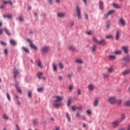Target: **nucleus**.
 Returning <instances> with one entry per match:
<instances>
[{"mask_svg": "<svg viewBox=\"0 0 130 130\" xmlns=\"http://www.w3.org/2000/svg\"><path fill=\"white\" fill-rule=\"evenodd\" d=\"M55 100L54 101L53 106L54 107H59L62 105V104L60 103V101H62L63 99V96H55Z\"/></svg>", "mask_w": 130, "mask_h": 130, "instance_id": "obj_1", "label": "nucleus"}, {"mask_svg": "<svg viewBox=\"0 0 130 130\" xmlns=\"http://www.w3.org/2000/svg\"><path fill=\"white\" fill-rule=\"evenodd\" d=\"M108 102L110 104H115L116 103V98L115 96H110L108 98Z\"/></svg>", "mask_w": 130, "mask_h": 130, "instance_id": "obj_2", "label": "nucleus"}, {"mask_svg": "<svg viewBox=\"0 0 130 130\" xmlns=\"http://www.w3.org/2000/svg\"><path fill=\"white\" fill-rule=\"evenodd\" d=\"M120 123V121L118 120H115L111 123V125L113 128H116L119 125Z\"/></svg>", "mask_w": 130, "mask_h": 130, "instance_id": "obj_3", "label": "nucleus"}, {"mask_svg": "<svg viewBox=\"0 0 130 130\" xmlns=\"http://www.w3.org/2000/svg\"><path fill=\"white\" fill-rule=\"evenodd\" d=\"M19 74H20V72H19V70L18 69H16V68L14 69V77L15 80L17 79V76H19Z\"/></svg>", "mask_w": 130, "mask_h": 130, "instance_id": "obj_4", "label": "nucleus"}, {"mask_svg": "<svg viewBox=\"0 0 130 130\" xmlns=\"http://www.w3.org/2000/svg\"><path fill=\"white\" fill-rule=\"evenodd\" d=\"M121 36V34L120 32V31L117 30L116 31L115 40H119V38H120Z\"/></svg>", "mask_w": 130, "mask_h": 130, "instance_id": "obj_5", "label": "nucleus"}, {"mask_svg": "<svg viewBox=\"0 0 130 130\" xmlns=\"http://www.w3.org/2000/svg\"><path fill=\"white\" fill-rule=\"evenodd\" d=\"M76 12L78 16V19H81V9H80L79 6L76 7Z\"/></svg>", "mask_w": 130, "mask_h": 130, "instance_id": "obj_6", "label": "nucleus"}, {"mask_svg": "<svg viewBox=\"0 0 130 130\" xmlns=\"http://www.w3.org/2000/svg\"><path fill=\"white\" fill-rule=\"evenodd\" d=\"M87 88L89 91H94L95 90V85L93 84H90L88 85Z\"/></svg>", "mask_w": 130, "mask_h": 130, "instance_id": "obj_7", "label": "nucleus"}, {"mask_svg": "<svg viewBox=\"0 0 130 130\" xmlns=\"http://www.w3.org/2000/svg\"><path fill=\"white\" fill-rule=\"evenodd\" d=\"M27 41L29 42L30 46V47H31V48H33L34 49H37V47H36V46L33 44V43H32V42L29 39H27Z\"/></svg>", "mask_w": 130, "mask_h": 130, "instance_id": "obj_8", "label": "nucleus"}, {"mask_svg": "<svg viewBox=\"0 0 130 130\" xmlns=\"http://www.w3.org/2000/svg\"><path fill=\"white\" fill-rule=\"evenodd\" d=\"M18 85H19V83L18 82H16L15 84L16 89L18 93H19L20 94H22V89H21V88H20V87H19Z\"/></svg>", "mask_w": 130, "mask_h": 130, "instance_id": "obj_9", "label": "nucleus"}, {"mask_svg": "<svg viewBox=\"0 0 130 130\" xmlns=\"http://www.w3.org/2000/svg\"><path fill=\"white\" fill-rule=\"evenodd\" d=\"M121 49H122L123 51H124V53L127 54L128 53V47L127 46H124L121 47Z\"/></svg>", "mask_w": 130, "mask_h": 130, "instance_id": "obj_10", "label": "nucleus"}, {"mask_svg": "<svg viewBox=\"0 0 130 130\" xmlns=\"http://www.w3.org/2000/svg\"><path fill=\"white\" fill-rule=\"evenodd\" d=\"M49 50V47L48 46H44L42 48V52L43 53H46V52H48V51Z\"/></svg>", "mask_w": 130, "mask_h": 130, "instance_id": "obj_11", "label": "nucleus"}, {"mask_svg": "<svg viewBox=\"0 0 130 130\" xmlns=\"http://www.w3.org/2000/svg\"><path fill=\"white\" fill-rule=\"evenodd\" d=\"M125 119V114H122L120 117V118L119 119H118V120L120 122H122V121H123Z\"/></svg>", "mask_w": 130, "mask_h": 130, "instance_id": "obj_12", "label": "nucleus"}, {"mask_svg": "<svg viewBox=\"0 0 130 130\" xmlns=\"http://www.w3.org/2000/svg\"><path fill=\"white\" fill-rule=\"evenodd\" d=\"M72 109H73V111H76L77 109H78V110H80V111H82V107H81V106L77 107L73 106L72 107Z\"/></svg>", "mask_w": 130, "mask_h": 130, "instance_id": "obj_13", "label": "nucleus"}, {"mask_svg": "<svg viewBox=\"0 0 130 130\" xmlns=\"http://www.w3.org/2000/svg\"><path fill=\"white\" fill-rule=\"evenodd\" d=\"M99 105V99H96L93 102V106H94V107H97V106Z\"/></svg>", "mask_w": 130, "mask_h": 130, "instance_id": "obj_14", "label": "nucleus"}, {"mask_svg": "<svg viewBox=\"0 0 130 130\" xmlns=\"http://www.w3.org/2000/svg\"><path fill=\"white\" fill-rule=\"evenodd\" d=\"M119 23L122 26H125V20L123 18H120L119 20Z\"/></svg>", "mask_w": 130, "mask_h": 130, "instance_id": "obj_15", "label": "nucleus"}, {"mask_svg": "<svg viewBox=\"0 0 130 130\" xmlns=\"http://www.w3.org/2000/svg\"><path fill=\"white\" fill-rule=\"evenodd\" d=\"M113 6L115 9H121V6H119V5L116 3H113Z\"/></svg>", "mask_w": 130, "mask_h": 130, "instance_id": "obj_16", "label": "nucleus"}, {"mask_svg": "<svg viewBox=\"0 0 130 130\" xmlns=\"http://www.w3.org/2000/svg\"><path fill=\"white\" fill-rule=\"evenodd\" d=\"M4 18H7L8 19H12L13 18V16L11 14H4Z\"/></svg>", "mask_w": 130, "mask_h": 130, "instance_id": "obj_17", "label": "nucleus"}, {"mask_svg": "<svg viewBox=\"0 0 130 130\" xmlns=\"http://www.w3.org/2000/svg\"><path fill=\"white\" fill-rule=\"evenodd\" d=\"M58 17L59 18H63L66 17V13H59L57 14Z\"/></svg>", "mask_w": 130, "mask_h": 130, "instance_id": "obj_18", "label": "nucleus"}, {"mask_svg": "<svg viewBox=\"0 0 130 130\" xmlns=\"http://www.w3.org/2000/svg\"><path fill=\"white\" fill-rule=\"evenodd\" d=\"M53 70L54 72H56L57 71V65L55 63H53L52 64Z\"/></svg>", "mask_w": 130, "mask_h": 130, "instance_id": "obj_19", "label": "nucleus"}, {"mask_svg": "<svg viewBox=\"0 0 130 130\" xmlns=\"http://www.w3.org/2000/svg\"><path fill=\"white\" fill-rule=\"evenodd\" d=\"M108 71L110 74H112L114 72V68L113 67H111L108 69Z\"/></svg>", "mask_w": 130, "mask_h": 130, "instance_id": "obj_20", "label": "nucleus"}, {"mask_svg": "<svg viewBox=\"0 0 130 130\" xmlns=\"http://www.w3.org/2000/svg\"><path fill=\"white\" fill-rule=\"evenodd\" d=\"M103 78L104 79H108L109 78V74L108 73H104L103 74Z\"/></svg>", "mask_w": 130, "mask_h": 130, "instance_id": "obj_21", "label": "nucleus"}, {"mask_svg": "<svg viewBox=\"0 0 130 130\" xmlns=\"http://www.w3.org/2000/svg\"><path fill=\"white\" fill-rule=\"evenodd\" d=\"M129 74H130V69L128 70H126L124 72H123V75L124 76H127V75H129Z\"/></svg>", "mask_w": 130, "mask_h": 130, "instance_id": "obj_22", "label": "nucleus"}, {"mask_svg": "<svg viewBox=\"0 0 130 130\" xmlns=\"http://www.w3.org/2000/svg\"><path fill=\"white\" fill-rule=\"evenodd\" d=\"M10 42L12 45H13V46H16V45H17V43H16V41L14 40H10Z\"/></svg>", "mask_w": 130, "mask_h": 130, "instance_id": "obj_23", "label": "nucleus"}, {"mask_svg": "<svg viewBox=\"0 0 130 130\" xmlns=\"http://www.w3.org/2000/svg\"><path fill=\"white\" fill-rule=\"evenodd\" d=\"M43 75V73H42V72H39L38 73V79L39 80H41V79H42V75Z\"/></svg>", "mask_w": 130, "mask_h": 130, "instance_id": "obj_24", "label": "nucleus"}, {"mask_svg": "<svg viewBox=\"0 0 130 130\" xmlns=\"http://www.w3.org/2000/svg\"><path fill=\"white\" fill-rule=\"evenodd\" d=\"M3 3L4 4V5H7V4H9L11 5V6H13V2H12V1H11V0H9V1H4Z\"/></svg>", "mask_w": 130, "mask_h": 130, "instance_id": "obj_25", "label": "nucleus"}, {"mask_svg": "<svg viewBox=\"0 0 130 130\" xmlns=\"http://www.w3.org/2000/svg\"><path fill=\"white\" fill-rule=\"evenodd\" d=\"M124 105L126 106V107H130V101L128 100L125 102Z\"/></svg>", "mask_w": 130, "mask_h": 130, "instance_id": "obj_26", "label": "nucleus"}, {"mask_svg": "<svg viewBox=\"0 0 130 130\" xmlns=\"http://www.w3.org/2000/svg\"><path fill=\"white\" fill-rule=\"evenodd\" d=\"M76 62H77V63H79V64H82V63H84V61H83V60H82L81 59H77L76 60Z\"/></svg>", "mask_w": 130, "mask_h": 130, "instance_id": "obj_27", "label": "nucleus"}, {"mask_svg": "<svg viewBox=\"0 0 130 130\" xmlns=\"http://www.w3.org/2000/svg\"><path fill=\"white\" fill-rule=\"evenodd\" d=\"M99 8L101 10H103V2L100 1V2H99Z\"/></svg>", "mask_w": 130, "mask_h": 130, "instance_id": "obj_28", "label": "nucleus"}, {"mask_svg": "<svg viewBox=\"0 0 130 130\" xmlns=\"http://www.w3.org/2000/svg\"><path fill=\"white\" fill-rule=\"evenodd\" d=\"M22 50L25 51L26 53H29V49H28V48L23 47Z\"/></svg>", "mask_w": 130, "mask_h": 130, "instance_id": "obj_29", "label": "nucleus"}, {"mask_svg": "<svg viewBox=\"0 0 130 130\" xmlns=\"http://www.w3.org/2000/svg\"><path fill=\"white\" fill-rule=\"evenodd\" d=\"M123 60H124V61H126V62L129 61V60H130V56H127L126 57H125L123 58Z\"/></svg>", "mask_w": 130, "mask_h": 130, "instance_id": "obj_30", "label": "nucleus"}, {"mask_svg": "<svg viewBox=\"0 0 130 130\" xmlns=\"http://www.w3.org/2000/svg\"><path fill=\"white\" fill-rule=\"evenodd\" d=\"M98 44L104 45L105 44V40L103 39L98 42Z\"/></svg>", "mask_w": 130, "mask_h": 130, "instance_id": "obj_31", "label": "nucleus"}, {"mask_svg": "<svg viewBox=\"0 0 130 130\" xmlns=\"http://www.w3.org/2000/svg\"><path fill=\"white\" fill-rule=\"evenodd\" d=\"M116 104H118V105H120L121 103H122V100H116Z\"/></svg>", "mask_w": 130, "mask_h": 130, "instance_id": "obj_32", "label": "nucleus"}, {"mask_svg": "<svg viewBox=\"0 0 130 130\" xmlns=\"http://www.w3.org/2000/svg\"><path fill=\"white\" fill-rule=\"evenodd\" d=\"M66 116H67V119H68V121L69 122H71V116L70 115L69 113H66Z\"/></svg>", "mask_w": 130, "mask_h": 130, "instance_id": "obj_33", "label": "nucleus"}, {"mask_svg": "<svg viewBox=\"0 0 130 130\" xmlns=\"http://www.w3.org/2000/svg\"><path fill=\"white\" fill-rule=\"evenodd\" d=\"M38 67H39V68H40V69H42V62L40 60H39L38 63Z\"/></svg>", "mask_w": 130, "mask_h": 130, "instance_id": "obj_34", "label": "nucleus"}, {"mask_svg": "<svg viewBox=\"0 0 130 130\" xmlns=\"http://www.w3.org/2000/svg\"><path fill=\"white\" fill-rule=\"evenodd\" d=\"M59 68L60 70H62L64 68L63 64L61 62H59L58 63Z\"/></svg>", "mask_w": 130, "mask_h": 130, "instance_id": "obj_35", "label": "nucleus"}, {"mask_svg": "<svg viewBox=\"0 0 130 130\" xmlns=\"http://www.w3.org/2000/svg\"><path fill=\"white\" fill-rule=\"evenodd\" d=\"M114 13H115V10H110V11H109L108 14L110 16V15H112V14H114Z\"/></svg>", "mask_w": 130, "mask_h": 130, "instance_id": "obj_36", "label": "nucleus"}, {"mask_svg": "<svg viewBox=\"0 0 130 130\" xmlns=\"http://www.w3.org/2000/svg\"><path fill=\"white\" fill-rule=\"evenodd\" d=\"M115 53L118 55L119 54H121V53H122V51L121 50L116 51Z\"/></svg>", "mask_w": 130, "mask_h": 130, "instance_id": "obj_37", "label": "nucleus"}, {"mask_svg": "<svg viewBox=\"0 0 130 130\" xmlns=\"http://www.w3.org/2000/svg\"><path fill=\"white\" fill-rule=\"evenodd\" d=\"M4 30L6 33V34H7V35H8V36H11V34L10 33V31H9V30H8V29L5 28Z\"/></svg>", "mask_w": 130, "mask_h": 130, "instance_id": "obj_38", "label": "nucleus"}, {"mask_svg": "<svg viewBox=\"0 0 130 130\" xmlns=\"http://www.w3.org/2000/svg\"><path fill=\"white\" fill-rule=\"evenodd\" d=\"M96 49H97V47L96 46H93L92 47V51L93 52H96Z\"/></svg>", "mask_w": 130, "mask_h": 130, "instance_id": "obj_39", "label": "nucleus"}, {"mask_svg": "<svg viewBox=\"0 0 130 130\" xmlns=\"http://www.w3.org/2000/svg\"><path fill=\"white\" fill-rule=\"evenodd\" d=\"M109 58L110 59H115V58H116V57L115 56H114V55H110L109 56Z\"/></svg>", "mask_w": 130, "mask_h": 130, "instance_id": "obj_40", "label": "nucleus"}, {"mask_svg": "<svg viewBox=\"0 0 130 130\" xmlns=\"http://www.w3.org/2000/svg\"><path fill=\"white\" fill-rule=\"evenodd\" d=\"M28 96L29 97V98H31V97H32V91H28Z\"/></svg>", "mask_w": 130, "mask_h": 130, "instance_id": "obj_41", "label": "nucleus"}, {"mask_svg": "<svg viewBox=\"0 0 130 130\" xmlns=\"http://www.w3.org/2000/svg\"><path fill=\"white\" fill-rule=\"evenodd\" d=\"M18 20H19V21H21V22H23V21H24V18L23 17V16H19L18 18Z\"/></svg>", "mask_w": 130, "mask_h": 130, "instance_id": "obj_42", "label": "nucleus"}, {"mask_svg": "<svg viewBox=\"0 0 130 130\" xmlns=\"http://www.w3.org/2000/svg\"><path fill=\"white\" fill-rule=\"evenodd\" d=\"M7 97L9 101H11V95H10V94L9 93H7Z\"/></svg>", "mask_w": 130, "mask_h": 130, "instance_id": "obj_43", "label": "nucleus"}, {"mask_svg": "<svg viewBox=\"0 0 130 130\" xmlns=\"http://www.w3.org/2000/svg\"><path fill=\"white\" fill-rule=\"evenodd\" d=\"M107 39H110L111 38H113V37L111 35H108L106 37Z\"/></svg>", "mask_w": 130, "mask_h": 130, "instance_id": "obj_44", "label": "nucleus"}, {"mask_svg": "<svg viewBox=\"0 0 130 130\" xmlns=\"http://www.w3.org/2000/svg\"><path fill=\"white\" fill-rule=\"evenodd\" d=\"M93 40L94 41V42H95V43H98V42H99V41H98L96 38H93Z\"/></svg>", "mask_w": 130, "mask_h": 130, "instance_id": "obj_45", "label": "nucleus"}, {"mask_svg": "<svg viewBox=\"0 0 130 130\" xmlns=\"http://www.w3.org/2000/svg\"><path fill=\"white\" fill-rule=\"evenodd\" d=\"M3 118H4V119H9V117H8V116H7V115L4 114V115H3Z\"/></svg>", "mask_w": 130, "mask_h": 130, "instance_id": "obj_46", "label": "nucleus"}, {"mask_svg": "<svg viewBox=\"0 0 130 130\" xmlns=\"http://www.w3.org/2000/svg\"><path fill=\"white\" fill-rule=\"evenodd\" d=\"M69 49H70V50H75V47L73 46H69Z\"/></svg>", "mask_w": 130, "mask_h": 130, "instance_id": "obj_47", "label": "nucleus"}, {"mask_svg": "<svg viewBox=\"0 0 130 130\" xmlns=\"http://www.w3.org/2000/svg\"><path fill=\"white\" fill-rule=\"evenodd\" d=\"M38 91L40 92H43V88H39L38 89Z\"/></svg>", "mask_w": 130, "mask_h": 130, "instance_id": "obj_48", "label": "nucleus"}, {"mask_svg": "<svg viewBox=\"0 0 130 130\" xmlns=\"http://www.w3.org/2000/svg\"><path fill=\"white\" fill-rule=\"evenodd\" d=\"M86 112L88 115H91V114H92V112L90 110H87Z\"/></svg>", "mask_w": 130, "mask_h": 130, "instance_id": "obj_49", "label": "nucleus"}, {"mask_svg": "<svg viewBox=\"0 0 130 130\" xmlns=\"http://www.w3.org/2000/svg\"><path fill=\"white\" fill-rule=\"evenodd\" d=\"M78 95H81L82 94V91H81V89L77 90Z\"/></svg>", "mask_w": 130, "mask_h": 130, "instance_id": "obj_50", "label": "nucleus"}, {"mask_svg": "<svg viewBox=\"0 0 130 130\" xmlns=\"http://www.w3.org/2000/svg\"><path fill=\"white\" fill-rule=\"evenodd\" d=\"M15 130H21L20 129V127L19 126V125L16 124Z\"/></svg>", "mask_w": 130, "mask_h": 130, "instance_id": "obj_51", "label": "nucleus"}, {"mask_svg": "<svg viewBox=\"0 0 130 130\" xmlns=\"http://www.w3.org/2000/svg\"><path fill=\"white\" fill-rule=\"evenodd\" d=\"M34 124L35 125H36V124H38V121H37V120H35L34 121Z\"/></svg>", "mask_w": 130, "mask_h": 130, "instance_id": "obj_52", "label": "nucleus"}, {"mask_svg": "<svg viewBox=\"0 0 130 130\" xmlns=\"http://www.w3.org/2000/svg\"><path fill=\"white\" fill-rule=\"evenodd\" d=\"M71 99H69L68 100V106H70L71 104Z\"/></svg>", "mask_w": 130, "mask_h": 130, "instance_id": "obj_53", "label": "nucleus"}, {"mask_svg": "<svg viewBox=\"0 0 130 130\" xmlns=\"http://www.w3.org/2000/svg\"><path fill=\"white\" fill-rule=\"evenodd\" d=\"M85 19H86L87 20H89V16H88V14H87L86 13H85L84 14Z\"/></svg>", "mask_w": 130, "mask_h": 130, "instance_id": "obj_54", "label": "nucleus"}, {"mask_svg": "<svg viewBox=\"0 0 130 130\" xmlns=\"http://www.w3.org/2000/svg\"><path fill=\"white\" fill-rule=\"evenodd\" d=\"M58 80L59 81H62V76H59L58 77Z\"/></svg>", "mask_w": 130, "mask_h": 130, "instance_id": "obj_55", "label": "nucleus"}, {"mask_svg": "<svg viewBox=\"0 0 130 130\" xmlns=\"http://www.w3.org/2000/svg\"><path fill=\"white\" fill-rule=\"evenodd\" d=\"M1 44H2V45H4V46H6V45H7L6 43L5 42H3V41H1Z\"/></svg>", "mask_w": 130, "mask_h": 130, "instance_id": "obj_56", "label": "nucleus"}, {"mask_svg": "<svg viewBox=\"0 0 130 130\" xmlns=\"http://www.w3.org/2000/svg\"><path fill=\"white\" fill-rule=\"evenodd\" d=\"M106 27V28H109V27H110V23L109 22H107Z\"/></svg>", "mask_w": 130, "mask_h": 130, "instance_id": "obj_57", "label": "nucleus"}, {"mask_svg": "<svg viewBox=\"0 0 130 130\" xmlns=\"http://www.w3.org/2000/svg\"><path fill=\"white\" fill-rule=\"evenodd\" d=\"M8 49H5L4 50V53L6 54V55L8 54Z\"/></svg>", "mask_w": 130, "mask_h": 130, "instance_id": "obj_58", "label": "nucleus"}, {"mask_svg": "<svg viewBox=\"0 0 130 130\" xmlns=\"http://www.w3.org/2000/svg\"><path fill=\"white\" fill-rule=\"evenodd\" d=\"M108 16H109V14H108V13H107V14H105L104 18L105 19H107V18H108Z\"/></svg>", "mask_w": 130, "mask_h": 130, "instance_id": "obj_59", "label": "nucleus"}, {"mask_svg": "<svg viewBox=\"0 0 130 130\" xmlns=\"http://www.w3.org/2000/svg\"><path fill=\"white\" fill-rule=\"evenodd\" d=\"M73 88H74V86L73 85H70L69 86V90H70V91H72V90H73Z\"/></svg>", "mask_w": 130, "mask_h": 130, "instance_id": "obj_60", "label": "nucleus"}, {"mask_svg": "<svg viewBox=\"0 0 130 130\" xmlns=\"http://www.w3.org/2000/svg\"><path fill=\"white\" fill-rule=\"evenodd\" d=\"M74 24L75 23H74V22H71L70 23V27H73V26H74Z\"/></svg>", "mask_w": 130, "mask_h": 130, "instance_id": "obj_61", "label": "nucleus"}, {"mask_svg": "<svg viewBox=\"0 0 130 130\" xmlns=\"http://www.w3.org/2000/svg\"><path fill=\"white\" fill-rule=\"evenodd\" d=\"M87 34H88V35H92V31H87Z\"/></svg>", "mask_w": 130, "mask_h": 130, "instance_id": "obj_62", "label": "nucleus"}, {"mask_svg": "<svg viewBox=\"0 0 130 130\" xmlns=\"http://www.w3.org/2000/svg\"><path fill=\"white\" fill-rule=\"evenodd\" d=\"M77 70L79 72H80V71H81V70H82V67H79L77 68Z\"/></svg>", "mask_w": 130, "mask_h": 130, "instance_id": "obj_63", "label": "nucleus"}, {"mask_svg": "<svg viewBox=\"0 0 130 130\" xmlns=\"http://www.w3.org/2000/svg\"><path fill=\"white\" fill-rule=\"evenodd\" d=\"M72 76H73V74H69V75L67 76V77H68V78H71V77H72Z\"/></svg>", "mask_w": 130, "mask_h": 130, "instance_id": "obj_64", "label": "nucleus"}]
</instances>
